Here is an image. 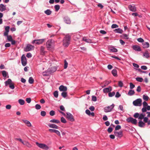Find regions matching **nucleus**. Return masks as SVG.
<instances>
[{"label":"nucleus","instance_id":"23","mask_svg":"<svg viewBox=\"0 0 150 150\" xmlns=\"http://www.w3.org/2000/svg\"><path fill=\"white\" fill-rule=\"evenodd\" d=\"M45 39H44L36 40V44L40 45L42 44L44 41Z\"/></svg>","mask_w":150,"mask_h":150},{"label":"nucleus","instance_id":"61","mask_svg":"<svg viewBox=\"0 0 150 150\" xmlns=\"http://www.w3.org/2000/svg\"><path fill=\"white\" fill-rule=\"evenodd\" d=\"M31 99L30 98H27L26 99V101L28 103H30L31 101Z\"/></svg>","mask_w":150,"mask_h":150},{"label":"nucleus","instance_id":"59","mask_svg":"<svg viewBox=\"0 0 150 150\" xmlns=\"http://www.w3.org/2000/svg\"><path fill=\"white\" fill-rule=\"evenodd\" d=\"M118 85L119 86L122 87L123 86V83L121 81H120L118 82Z\"/></svg>","mask_w":150,"mask_h":150},{"label":"nucleus","instance_id":"28","mask_svg":"<svg viewBox=\"0 0 150 150\" xmlns=\"http://www.w3.org/2000/svg\"><path fill=\"white\" fill-rule=\"evenodd\" d=\"M50 122H52L54 123L58 124L60 122L59 120H56L55 119H53L51 120L50 121Z\"/></svg>","mask_w":150,"mask_h":150},{"label":"nucleus","instance_id":"41","mask_svg":"<svg viewBox=\"0 0 150 150\" xmlns=\"http://www.w3.org/2000/svg\"><path fill=\"white\" fill-rule=\"evenodd\" d=\"M54 8L55 9V11H57L60 8V6L58 5H55L54 6Z\"/></svg>","mask_w":150,"mask_h":150},{"label":"nucleus","instance_id":"46","mask_svg":"<svg viewBox=\"0 0 150 150\" xmlns=\"http://www.w3.org/2000/svg\"><path fill=\"white\" fill-rule=\"evenodd\" d=\"M61 122L64 123H65L67 122V121H66L65 119L63 117H62L61 118Z\"/></svg>","mask_w":150,"mask_h":150},{"label":"nucleus","instance_id":"10","mask_svg":"<svg viewBox=\"0 0 150 150\" xmlns=\"http://www.w3.org/2000/svg\"><path fill=\"white\" fill-rule=\"evenodd\" d=\"M52 73V71L50 69H47V71L45 72H43L42 73V74L44 76H49Z\"/></svg>","mask_w":150,"mask_h":150},{"label":"nucleus","instance_id":"25","mask_svg":"<svg viewBox=\"0 0 150 150\" xmlns=\"http://www.w3.org/2000/svg\"><path fill=\"white\" fill-rule=\"evenodd\" d=\"M123 30L121 29L118 28L115 29L114 30V32L115 33H122L123 32Z\"/></svg>","mask_w":150,"mask_h":150},{"label":"nucleus","instance_id":"21","mask_svg":"<svg viewBox=\"0 0 150 150\" xmlns=\"http://www.w3.org/2000/svg\"><path fill=\"white\" fill-rule=\"evenodd\" d=\"M142 45L144 48H148L149 47V44L148 42H143L142 43Z\"/></svg>","mask_w":150,"mask_h":150},{"label":"nucleus","instance_id":"15","mask_svg":"<svg viewBox=\"0 0 150 150\" xmlns=\"http://www.w3.org/2000/svg\"><path fill=\"white\" fill-rule=\"evenodd\" d=\"M110 52H117V50L113 46H111L109 48Z\"/></svg>","mask_w":150,"mask_h":150},{"label":"nucleus","instance_id":"5","mask_svg":"<svg viewBox=\"0 0 150 150\" xmlns=\"http://www.w3.org/2000/svg\"><path fill=\"white\" fill-rule=\"evenodd\" d=\"M36 144L39 147L42 149H45V150H48L49 149L48 147L45 144L42 143H39L38 142H36Z\"/></svg>","mask_w":150,"mask_h":150},{"label":"nucleus","instance_id":"22","mask_svg":"<svg viewBox=\"0 0 150 150\" xmlns=\"http://www.w3.org/2000/svg\"><path fill=\"white\" fill-rule=\"evenodd\" d=\"M6 6L5 5H4L3 4H0V11L1 12H3L4 11L6 10Z\"/></svg>","mask_w":150,"mask_h":150},{"label":"nucleus","instance_id":"42","mask_svg":"<svg viewBox=\"0 0 150 150\" xmlns=\"http://www.w3.org/2000/svg\"><path fill=\"white\" fill-rule=\"evenodd\" d=\"M67 95V93L66 92H63L61 93L62 96L64 98H66Z\"/></svg>","mask_w":150,"mask_h":150},{"label":"nucleus","instance_id":"51","mask_svg":"<svg viewBox=\"0 0 150 150\" xmlns=\"http://www.w3.org/2000/svg\"><path fill=\"white\" fill-rule=\"evenodd\" d=\"M45 48L43 46H41L40 47V50L42 53H45V52L44 51Z\"/></svg>","mask_w":150,"mask_h":150},{"label":"nucleus","instance_id":"19","mask_svg":"<svg viewBox=\"0 0 150 150\" xmlns=\"http://www.w3.org/2000/svg\"><path fill=\"white\" fill-rule=\"evenodd\" d=\"M83 41L86 42L88 43H93L92 41L90 39L87 38L86 37H84L83 38Z\"/></svg>","mask_w":150,"mask_h":150},{"label":"nucleus","instance_id":"20","mask_svg":"<svg viewBox=\"0 0 150 150\" xmlns=\"http://www.w3.org/2000/svg\"><path fill=\"white\" fill-rule=\"evenodd\" d=\"M145 125V123L141 120L139 121L138 122V126L141 127H143Z\"/></svg>","mask_w":150,"mask_h":150},{"label":"nucleus","instance_id":"4","mask_svg":"<svg viewBox=\"0 0 150 150\" xmlns=\"http://www.w3.org/2000/svg\"><path fill=\"white\" fill-rule=\"evenodd\" d=\"M114 105L113 104L110 106L105 107L104 108V112H111L114 108Z\"/></svg>","mask_w":150,"mask_h":150},{"label":"nucleus","instance_id":"63","mask_svg":"<svg viewBox=\"0 0 150 150\" xmlns=\"http://www.w3.org/2000/svg\"><path fill=\"white\" fill-rule=\"evenodd\" d=\"M141 89L140 86H138L136 89V91L138 92H139L141 91Z\"/></svg>","mask_w":150,"mask_h":150},{"label":"nucleus","instance_id":"45","mask_svg":"<svg viewBox=\"0 0 150 150\" xmlns=\"http://www.w3.org/2000/svg\"><path fill=\"white\" fill-rule=\"evenodd\" d=\"M7 39L10 42L13 39L11 35H8L7 36Z\"/></svg>","mask_w":150,"mask_h":150},{"label":"nucleus","instance_id":"52","mask_svg":"<svg viewBox=\"0 0 150 150\" xmlns=\"http://www.w3.org/2000/svg\"><path fill=\"white\" fill-rule=\"evenodd\" d=\"M9 85V87H10V88H11V89H13L14 88L15 86H14L13 83H11V84H10Z\"/></svg>","mask_w":150,"mask_h":150},{"label":"nucleus","instance_id":"33","mask_svg":"<svg viewBox=\"0 0 150 150\" xmlns=\"http://www.w3.org/2000/svg\"><path fill=\"white\" fill-rule=\"evenodd\" d=\"M34 81V79L32 77H30L28 80V82L30 84H32L33 83Z\"/></svg>","mask_w":150,"mask_h":150},{"label":"nucleus","instance_id":"17","mask_svg":"<svg viewBox=\"0 0 150 150\" xmlns=\"http://www.w3.org/2000/svg\"><path fill=\"white\" fill-rule=\"evenodd\" d=\"M114 133L116 136H117L118 137H121L122 136V131L118 132L115 131Z\"/></svg>","mask_w":150,"mask_h":150},{"label":"nucleus","instance_id":"57","mask_svg":"<svg viewBox=\"0 0 150 150\" xmlns=\"http://www.w3.org/2000/svg\"><path fill=\"white\" fill-rule=\"evenodd\" d=\"M50 114L51 116H53L55 115V112L54 110H52L50 112Z\"/></svg>","mask_w":150,"mask_h":150},{"label":"nucleus","instance_id":"34","mask_svg":"<svg viewBox=\"0 0 150 150\" xmlns=\"http://www.w3.org/2000/svg\"><path fill=\"white\" fill-rule=\"evenodd\" d=\"M122 38L123 39L128 40L129 39L128 35L126 34H124L122 35Z\"/></svg>","mask_w":150,"mask_h":150},{"label":"nucleus","instance_id":"24","mask_svg":"<svg viewBox=\"0 0 150 150\" xmlns=\"http://www.w3.org/2000/svg\"><path fill=\"white\" fill-rule=\"evenodd\" d=\"M48 126L50 128L57 129L59 127L56 125L53 124H49L48 125Z\"/></svg>","mask_w":150,"mask_h":150},{"label":"nucleus","instance_id":"38","mask_svg":"<svg viewBox=\"0 0 150 150\" xmlns=\"http://www.w3.org/2000/svg\"><path fill=\"white\" fill-rule=\"evenodd\" d=\"M7 72L5 71H2V75L4 77H6L7 76Z\"/></svg>","mask_w":150,"mask_h":150},{"label":"nucleus","instance_id":"7","mask_svg":"<svg viewBox=\"0 0 150 150\" xmlns=\"http://www.w3.org/2000/svg\"><path fill=\"white\" fill-rule=\"evenodd\" d=\"M52 40H48L47 42L46 46L48 50H50L52 47Z\"/></svg>","mask_w":150,"mask_h":150},{"label":"nucleus","instance_id":"14","mask_svg":"<svg viewBox=\"0 0 150 150\" xmlns=\"http://www.w3.org/2000/svg\"><path fill=\"white\" fill-rule=\"evenodd\" d=\"M59 89L61 91L65 92L67 91V88L66 86L62 85L59 87Z\"/></svg>","mask_w":150,"mask_h":150},{"label":"nucleus","instance_id":"1","mask_svg":"<svg viewBox=\"0 0 150 150\" xmlns=\"http://www.w3.org/2000/svg\"><path fill=\"white\" fill-rule=\"evenodd\" d=\"M71 37L69 35H67L63 40V45L65 47H67L70 43Z\"/></svg>","mask_w":150,"mask_h":150},{"label":"nucleus","instance_id":"54","mask_svg":"<svg viewBox=\"0 0 150 150\" xmlns=\"http://www.w3.org/2000/svg\"><path fill=\"white\" fill-rule=\"evenodd\" d=\"M41 115L42 116H45L46 115V112L44 111H42L41 112Z\"/></svg>","mask_w":150,"mask_h":150},{"label":"nucleus","instance_id":"60","mask_svg":"<svg viewBox=\"0 0 150 150\" xmlns=\"http://www.w3.org/2000/svg\"><path fill=\"white\" fill-rule=\"evenodd\" d=\"M148 105V103L146 101H144L143 102V105L144 107H146Z\"/></svg>","mask_w":150,"mask_h":150},{"label":"nucleus","instance_id":"44","mask_svg":"<svg viewBox=\"0 0 150 150\" xmlns=\"http://www.w3.org/2000/svg\"><path fill=\"white\" fill-rule=\"evenodd\" d=\"M139 114L138 112H136L133 115V117L135 118H137L139 117Z\"/></svg>","mask_w":150,"mask_h":150},{"label":"nucleus","instance_id":"8","mask_svg":"<svg viewBox=\"0 0 150 150\" xmlns=\"http://www.w3.org/2000/svg\"><path fill=\"white\" fill-rule=\"evenodd\" d=\"M34 48V47L31 45L28 44L26 47L24 49V50L25 52H28L33 50Z\"/></svg>","mask_w":150,"mask_h":150},{"label":"nucleus","instance_id":"2","mask_svg":"<svg viewBox=\"0 0 150 150\" xmlns=\"http://www.w3.org/2000/svg\"><path fill=\"white\" fill-rule=\"evenodd\" d=\"M127 121L129 123H131L132 124L136 125L137 124V120L132 117H130L126 119Z\"/></svg>","mask_w":150,"mask_h":150},{"label":"nucleus","instance_id":"9","mask_svg":"<svg viewBox=\"0 0 150 150\" xmlns=\"http://www.w3.org/2000/svg\"><path fill=\"white\" fill-rule=\"evenodd\" d=\"M21 62L22 65L23 66H25L27 64L26 58L24 54H23L21 58Z\"/></svg>","mask_w":150,"mask_h":150},{"label":"nucleus","instance_id":"55","mask_svg":"<svg viewBox=\"0 0 150 150\" xmlns=\"http://www.w3.org/2000/svg\"><path fill=\"white\" fill-rule=\"evenodd\" d=\"M118 26L116 24H113L111 26V28H118Z\"/></svg>","mask_w":150,"mask_h":150},{"label":"nucleus","instance_id":"56","mask_svg":"<svg viewBox=\"0 0 150 150\" xmlns=\"http://www.w3.org/2000/svg\"><path fill=\"white\" fill-rule=\"evenodd\" d=\"M112 130H113V128H112L111 127H109L108 130H107V131H108V132L109 133H110L111 132H112Z\"/></svg>","mask_w":150,"mask_h":150},{"label":"nucleus","instance_id":"48","mask_svg":"<svg viewBox=\"0 0 150 150\" xmlns=\"http://www.w3.org/2000/svg\"><path fill=\"white\" fill-rule=\"evenodd\" d=\"M35 108L37 110H39L41 108V106L39 104H37L35 105Z\"/></svg>","mask_w":150,"mask_h":150},{"label":"nucleus","instance_id":"6","mask_svg":"<svg viewBox=\"0 0 150 150\" xmlns=\"http://www.w3.org/2000/svg\"><path fill=\"white\" fill-rule=\"evenodd\" d=\"M66 113L67 114L66 118L68 120L71 122H74V116L71 113L67 112Z\"/></svg>","mask_w":150,"mask_h":150},{"label":"nucleus","instance_id":"30","mask_svg":"<svg viewBox=\"0 0 150 150\" xmlns=\"http://www.w3.org/2000/svg\"><path fill=\"white\" fill-rule=\"evenodd\" d=\"M112 74L114 76H117V70L115 69H113L112 71Z\"/></svg>","mask_w":150,"mask_h":150},{"label":"nucleus","instance_id":"31","mask_svg":"<svg viewBox=\"0 0 150 150\" xmlns=\"http://www.w3.org/2000/svg\"><path fill=\"white\" fill-rule=\"evenodd\" d=\"M44 13L47 15H50L52 13V11L50 10L49 9H47L45 11Z\"/></svg>","mask_w":150,"mask_h":150},{"label":"nucleus","instance_id":"53","mask_svg":"<svg viewBox=\"0 0 150 150\" xmlns=\"http://www.w3.org/2000/svg\"><path fill=\"white\" fill-rule=\"evenodd\" d=\"M137 41L139 42H142L143 43L144 42V40L142 38H138L137 39Z\"/></svg>","mask_w":150,"mask_h":150},{"label":"nucleus","instance_id":"64","mask_svg":"<svg viewBox=\"0 0 150 150\" xmlns=\"http://www.w3.org/2000/svg\"><path fill=\"white\" fill-rule=\"evenodd\" d=\"M143 119H144L143 121H144V122H146V123L147 122H148V117H144Z\"/></svg>","mask_w":150,"mask_h":150},{"label":"nucleus","instance_id":"13","mask_svg":"<svg viewBox=\"0 0 150 150\" xmlns=\"http://www.w3.org/2000/svg\"><path fill=\"white\" fill-rule=\"evenodd\" d=\"M132 48L134 50L138 52H140L141 51V49L140 47L137 45H134L133 46Z\"/></svg>","mask_w":150,"mask_h":150},{"label":"nucleus","instance_id":"18","mask_svg":"<svg viewBox=\"0 0 150 150\" xmlns=\"http://www.w3.org/2000/svg\"><path fill=\"white\" fill-rule=\"evenodd\" d=\"M143 56L147 59H148L150 57L148 51H146L143 53Z\"/></svg>","mask_w":150,"mask_h":150},{"label":"nucleus","instance_id":"12","mask_svg":"<svg viewBox=\"0 0 150 150\" xmlns=\"http://www.w3.org/2000/svg\"><path fill=\"white\" fill-rule=\"evenodd\" d=\"M64 21L65 23L67 24H70L71 23L69 18L67 16H65L64 18Z\"/></svg>","mask_w":150,"mask_h":150},{"label":"nucleus","instance_id":"37","mask_svg":"<svg viewBox=\"0 0 150 150\" xmlns=\"http://www.w3.org/2000/svg\"><path fill=\"white\" fill-rule=\"evenodd\" d=\"M115 94V92H110L108 93V96L109 97H112L114 96Z\"/></svg>","mask_w":150,"mask_h":150},{"label":"nucleus","instance_id":"32","mask_svg":"<svg viewBox=\"0 0 150 150\" xmlns=\"http://www.w3.org/2000/svg\"><path fill=\"white\" fill-rule=\"evenodd\" d=\"M18 102L21 105H23L25 103V101L23 100L20 99L18 100Z\"/></svg>","mask_w":150,"mask_h":150},{"label":"nucleus","instance_id":"40","mask_svg":"<svg viewBox=\"0 0 150 150\" xmlns=\"http://www.w3.org/2000/svg\"><path fill=\"white\" fill-rule=\"evenodd\" d=\"M143 99L145 101H147L149 99V97L148 96L144 95L143 96Z\"/></svg>","mask_w":150,"mask_h":150},{"label":"nucleus","instance_id":"35","mask_svg":"<svg viewBox=\"0 0 150 150\" xmlns=\"http://www.w3.org/2000/svg\"><path fill=\"white\" fill-rule=\"evenodd\" d=\"M145 116V114H143L142 113H141L139 115V116L138 119L141 120L143 119Z\"/></svg>","mask_w":150,"mask_h":150},{"label":"nucleus","instance_id":"36","mask_svg":"<svg viewBox=\"0 0 150 150\" xmlns=\"http://www.w3.org/2000/svg\"><path fill=\"white\" fill-rule=\"evenodd\" d=\"M136 79L137 81L139 82H142L143 81V79L142 77H137L136 78Z\"/></svg>","mask_w":150,"mask_h":150},{"label":"nucleus","instance_id":"49","mask_svg":"<svg viewBox=\"0 0 150 150\" xmlns=\"http://www.w3.org/2000/svg\"><path fill=\"white\" fill-rule=\"evenodd\" d=\"M92 100L94 102H96L97 100V97L94 96H92Z\"/></svg>","mask_w":150,"mask_h":150},{"label":"nucleus","instance_id":"58","mask_svg":"<svg viewBox=\"0 0 150 150\" xmlns=\"http://www.w3.org/2000/svg\"><path fill=\"white\" fill-rule=\"evenodd\" d=\"M121 128V126L120 125H117L115 127V130H117L120 129Z\"/></svg>","mask_w":150,"mask_h":150},{"label":"nucleus","instance_id":"62","mask_svg":"<svg viewBox=\"0 0 150 150\" xmlns=\"http://www.w3.org/2000/svg\"><path fill=\"white\" fill-rule=\"evenodd\" d=\"M59 108L61 110L64 111H65L63 105H62L60 106Z\"/></svg>","mask_w":150,"mask_h":150},{"label":"nucleus","instance_id":"39","mask_svg":"<svg viewBox=\"0 0 150 150\" xmlns=\"http://www.w3.org/2000/svg\"><path fill=\"white\" fill-rule=\"evenodd\" d=\"M64 69H66L67 67H68V63L66 60L65 59L64 60Z\"/></svg>","mask_w":150,"mask_h":150},{"label":"nucleus","instance_id":"26","mask_svg":"<svg viewBox=\"0 0 150 150\" xmlns=\"http://www.w3.org/2000/svg\"><path fill=\"white\" fill-rule=\"evenodd\" d=\"M22 120L24 123H25L27 125V126L28 127H30L31 126V124L30 122L29 121L26 120Z\"/></svg>","mask_w":150,"mask_h":150},{"label":"nucleus","instance_id":"47","mask_svg":"<svg viewBox=\"0 0 150 150\" xmlns=\"http://www.w3.org/2000/svg\"><path fill=\"white\" fill-rule=\"evenodd\" d=\"M24 145H25L29 148L31 147V145L29 142H25V144H24Z\"/></svg>","mask_w":150,"mask_h":150},{"label":"nucleus","instance_id":"11","mask_svg":"<svg viewBox=\"0 0 150 150\" xmlns=\"http://www.w3.org/2000/svg\"><path fill=\"white\" fill-rule=\"evenodd\" d=\"M129 10L132 12H135L136 11V8L134 6L129 5L128 6Z\"/></svg>","mask_w":150,"mask_h":150},{"label":"nucleus","instance_id":"27","mask_svg":"<svg viewBox=\"0 0 150 150\" xmlns=\"http://www.w3.org/2000/svg\"><path fill=\"white\" fill-rule=\"evenodd\" d=\"M135 93V92L134 90L130 89L127 93V95L129 96H132Z\"/></svg>","mask_w":150,"mask_h":150},{"label":"nucleus","instance_id":"16","mask_svg":"<svg viewBox=\"0 0 150 150\" xmlns=\"http://www.w3.org/2000/svg\"><path fill=\"white\" fill-rule=\"evenodd\" d=\"M112 91L111 87L110 86L109 88H106L103 89V91L104 93L110 92Z\"/></svg>","mask_w":150,"mask_h":150},{"label":"nucleus","instance_id":"50","mask_svg":"<svg viewBox=\"0 0 150 150\" xmlns=\"http://www.w3.org/2000/svg\"><path fill=\"white\" fill-rule=\"evenodd\" d=\"M130 85V88L131 89H132L133 88L135 87V85L133 84L131 82L129 83Z\"/></svg>","mask_w":150,"mask_h":150},{"label":"nucleus","instance_id":"43","mask_svg":"<svg viewBox=\"0 0 150 150\" xmlns=\"http://www.w3.org/2000/svg\"><path fill=\"white\" fill-rule=\"evenodd\" d=\"M54 96L55 98H57L58 96V92L57 91H55L53 93Z\"/></svg>","mask_w":150,"mask_h":150},{"label":"nucleus","instance_id":"29","mask_svg":"<svg viewBox=\"0 0 150 150\" xmlns=\"http://www.w3.org/2000/svg\"><path fill=\"white\" fill-rule=\"evenodd\" d=\"M12 81L10 79H8L7 81L5 82V86H7L8 85H9L11 83Z\"/></svg>","mask_w":150,"mask_h":150},{"label":"nucleus","instance_id":"3","mask_svg":"<svg viewBox=\"0 0 150 150\" xmlns=\"http://www.w3.org/2000/svg\"><path fill=\"white\" fill-rule=\"evenodd\" d=\"M142 100L141 98H138L133 102V105L135 106H140L142 105Z\"/></svg>","mask_w":150,"mask_h":150}]
</instances>
